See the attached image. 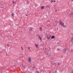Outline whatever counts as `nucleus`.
Wrapping results in <instances>:
<instances>
[{"label":"nucleus","mask_w":73,"mask_h":73,"mask_svg":"<svg viewBox=\"0 0 73 73\" xmlns=\"http://www.w3.org/2000/svg\"><path fill=\"white\" fill-rule=\"evenodd\" d=\"M51 37V35L50 36H49V37H50V38Z\"/></svg>","instance_id":"25"},{"label":"nucleus","mask_w":73,"mask_h":73,"mask_svg":"<svg viewBox=\"0 0 73 73\" xmlns=\"http://www.w3.org/2000/svg\"><path fill=\"white\" fill-rule=\"evenodd\" d=\"M56 11H57L56 10Z\"/></svg>","instance_id":"38"},{"label":"nucleus","mask_w":73,"mask_h":73,"mask_svg":"<svg viewBox=\"0 0 73 73\" xmlns=\"http://www.w3.org/2000/svg\"><path fill=\"white\" fill-rule=\"evenodd\" d=\"M38 37H39V39H40V40L41 41H42V39L41 38V37H40V36H39V35H38Z\"/></svg>","instance_id":"3"},{"label":"nucleus","mask_w":73,"mask_h":73,"mask_svg":"<svg viewBox=\"0 0 73 73\" xmlns=\"http://www.w3.org/2000/svg\"><path fill=\"white\" fill-rule=\"evenodd\" d=\"M5 69V68H4V67H2V70H4V69Z\"/></svg>","instance_id":"9"},{"label":"nucleus","mask_w":73,"mask_h":73,"mask_svg":"<svg viewBox=\"0 0 73 73\" xmlns=\"http://www.w3.org/2000/svg\"><path fill=\"white\" fill-rule=\"evenodd\" d=\"M46 7H48V6H47Z\"/></svg>","instance_id":"31"},{"label":"nucleus","mask_w":73,"mask_h":73,"mask_svg":"<svg viewBox=\"0 0 73 73\" xmlns=\"http://www.w3.org/2000/svg\"><path fill=\"white\" fill-rule=\"evenodd\" d=\"M27 4H29V2H27Z\"/></svg>","instance_id":"24"},{"label":"nucleus","mask_w":73,"mask_h":73,"mask_svg":"<svg viewBox=\"0 0 73 73\" xmlns=\"http://www.w3.org/2000/svg\"><path fill=\"white\" fill-rule=\"evenodd\" d=\"M64 28H65V27H66V26H64Z\"/></svg>","instance_id":"27"},{"label":"nucleus","mask_w":73,"mask_h":73,"mask_svg":"<svg viewBox=\"0 0 73 73\" xmlns=\"http://www.w3.org/2000/svg\"><path fill=\"white\" fill-rule=\"evenodd\" d=\"M72 1H73V0H72Z\"/></svg>","instance_id":"36"},{"label":"nucleus","mask_w":73,"mask_h":73,"mask_svg":"<svg viewBox=\"0 0 73 73\" xmlns=\"http://www.w3.org/2000/svg\"><path fill=\"white\" fill-rule=\"evenodd\" d=\"M36 36H37V35H36Z\"/></svg>","instance_id":"40"},{"label":"nucleus","mask_w":73,"mask_h":73,"mask_svg":"<svg viewBox=\"0 0 73 73\" xmlns=\"http://www.w3.org/2000/svg\"><path fill=\"white\" fill-rule=\"evenodd\" d=\"M73 38H71V40L72 41L73 40Z\"/></svg>","instance_id":"23"},{"label":"nucleus","mask_w":73,"mask_h":73,"mask_svg":"<svg viewBox=\"0 0 73 73\" xmlns=\"http://www.w3.org/2000/svg\"><path fill=\"white\" fill-rule=\"evenodd\" d=\"M21 48L22 49H23V47H21Z\"/></svg>","instance_id":"29"},{"label":"nucleus","mask_w":73,"mask_h":73,"mask_svg":"<svg viewBox=\"0 0 73 73\" xmlns=\"http://www.w3.org/2000/svg\"><path fill=\"white\" fill-rule=\"evenodd\" d=\"M13 3L14 4H15V2L14 1H13Z\"/></svg>","instance_id":"16"},{"label":"nucleus","mask_w":73,"mask_h":73,"mask_svg":"<svg viewBox=\"0 0 73 73\" xmlns=\"http://www.w3.org/2000/svg\"><path fill=\"white\" fill-rule=\"evenodd\" d=\"M35 45V46H36V48H37V47H38V45L36 44Z\"/></svg>","instance_id":"13"},{"label":"nucleus","mask_w":73,"mask_h":73,"mask_svg":"<svg viewBox=\"0 0 73 73\" xmlns=\"http://www.w3.org/2000/svg\"><path fill=\"white\" fill-rule=\"evenodd\" d=\"M72 73H73V71H72Z\"/></svg>","instance_id":"34"},{"label":"nucleus","mask_w":73,"mask_h":73,"mask_svg":"<svg viewBox=\"0 0 73 73\" xmlns=\"http://www.w3.org/2000/svg\"><path fill=\"white\" fill-rule=\"evenodd\" d=\"M59 23L60 25H61L63 27H64V23H62V21H59Z\"/></svg>","instance_id":"1"},{"label":"nucleus","mask_w":73,"mask_h":73,"mask_svg":"<svg viewBox=\"0 0 73 73\" xmlns=\"http://www.w3.org/2000/svg\"><path fill=\"white\" fill-rule=\"evenodd\" d=\"M1 8H3V7H1Z\"/></svg>","instance_id":"32"},{"label":"nucleus","mask_w":73,"mask_h":73,"mask_svg":"<svg viewBox=\"0 0 73 73\" xmlns=\"http://www.w3.org/2000/svg\"><path fill=\"white\" fill-rule=\"evenodd\" d=\"M58 65H60V64L58 62Z\"/></svg>","instance_id":"15"},{"label":"nucleus","mask_w":73,"mask_h":73,"mask_svg":"<svg viewBox=\"0 0 73 73\" xmlns=\"http://www.w3.org/2000/svg\"><path fill=\"white\" fill-rule=\"evenodd\" d=\"M21 32H22V31H21Z\"/></svg>","instance_id":"39"},{"label":"nucleus","mask_w":73,"mask_h":73,"mask_svg":"<svg viewBox=\"0 0 73 73\" xmlns=\"http://www.w3.org/2000/svg\"><path fill=\"white\" fill-rule=\"evenodd\" d=\"M36 73H39V72H38V71H36Z\"/></svg>","instance_id":"18"},{"label":"nucleus","mask_w":73,"mask_h":73,"mask_svg":"<svg viewBox=\"0 0 73 73\" xmlns=\"http://www.w3.org/2000/svg\"><path fill=\"white\" fill-rule=\"evenodd\" d=\"M22 67H23V68H24V66H23V64H22Z\"/></svg>","instance_id":"22"},{"label":"nucleus","mask_w":73,"mask_h":73,"mask_svg":"<svg viewBox=\"0 0 73 73\" xmlns=\"http://www.w3.org/2000/svg\"><path fill=\"white\" fill-rule=\"evenodd\" d=\"M60 49L59 48H57V50H60Z\"/></svg>","instance_id":"11"},{"label":"nucleus","mask_w":73,"mask_h":73,"mask_svg":"<svg viewBox=\"0 0 73 73\" xmlns=\"http://www.w3.org/2000/svg\"><path fill=\"white\" fill-rule=\"evenodd\" d=\"M46 35V34L45 35V36Z\"/></svg>","instance_id":"33"},{"label":"nucleus","mask_w":73,"mask_h":73,"mask_svg":"<svg viewBox=\"0 0 73 73\" xmlns=\"http://www.w3.org/2000/svg\"><path fill=\"white\" fill-rule=\"evenodd\" d=\"M26 16H28V15L27 14L26 15Z\"/></svg>","instance_id":"28"},{"label":"nucleus","mask_w":73,"mask_h":73,"mask_svg":"<svg viewBox=\"0 0 73 73\" xmlns=\"http://www.w3.org/2000/svg\"><path fill=\"white\" fill-rule=\"evenodd\" d=\"M46 38L48 39V40H49L50 39V38L49 37V36H48V35H47L46 36Z\"/></svg>","instance_id":"2"},{"label":"nucleus","mask_w":73,"mask_h":73,"mask_svg":"<svg viewBox=\"0 0 73 73\" xmlns=\"http://www.w3.org/2000/svg\"><path fill=\"white\" fill-rule=\"evenodd\" d=\"M33 69H35V66L33 67Z\"/></svg>","instance_id":"17"},{"label":"nucleus","mask_w":73,"mask_h":73,"mask_svg":"<svg viewBox=\"0 0 73 73\" xmlns=\"http://www.w3.org/2000/svg\"><path fill=\"white\" fill-rule=\"evenodd\" d=\"M9 49H10V48H9Z\"/></svg>","instance_id":"37"},{"label":"nucleus","mask_w":73,"mask_h":73,"mask_svg":"<svg viewBox=\"0 0 73 73\" xmlns=\"http://www.w3.org/2000/svg\"><path fill=\"white\" fill-rule=\"evenodd\" d=\"M7 46H8V47H9V44H7Z\"/></svg>","instance_id":"12"},{"label":"nucleus","mask_w":73,"mask_h":73,"mask_svg":"<svg viewBox=\"0 0 73 73\" xmlns=\"http://www.w3.org/2000/svg\"><path fill=\"white\" fill-rule=\"evenodd\" d=\"M55 38V36H54L52 35L51 37V38Z\"/></svg>","instance_id":"5"},{"label":"nucleus","mask_w":73,"mask_h":73,"mask_svg":"<svg viewBox=\"0 0 73 73\" xmlns=\"http://www.w3.org/2000/svg\"><path fill=\"white\" fill-rule=\"evenodd\" d=\"M71 14V15H73V13H72Z\"/></svg>","instance_id":"20"},{"label":"nucleus","mask_w":73,"mask_h":73,"mask_svg":"<svg viewBox=\"0 0 73 73\" xmlns=\"http://www.w3.org/2000/svg\"><path fill=\"white\" fill-rule=\"evenodd\" d=\"M53 3V1L51 0V3Z\"/></svg>","instance_id":"21"},{"label":"nucleus","mask_w":73,"mask_h":73,"mask_svg":"<svg viewBox=\"0 0 73 73\" xmlns=\"http://www.w3.org/2000/svg\"><path fill=\"white\" fill-rule=\"evenodd\" d=\"M28 49L29 50V49H30V47H29Z\"/></svg>","instance_id":"14"},{"label":"nucleus","mask_w":73,"mask_h":73,"mask_svg":"<svg viewBox=\"0 0 73 73\" xmlns=\"http://www.w3.org/2000/svg\"><path fill=\"white\" fill-rule=\"evenodd\" d=\"M45 49H46V48H45Z\"/></svg>","instance_id":"35"},{"label":"nucleus","mask_w":73,"mask_h":73,"mask_svg":"<svg viewBox=\"0 0 73 73\" xmlns=\"http://www.w3.org/2000/svg\"><path fill=\"white\" fill-rule=\"evenodd\" d=\"M64 51H66V49H64Z\"/></svg>","instance_id":"19"},{"label":"nucleus","mask_w":73,"mask_h":73,"mask_svg":"<svg viewBox=\"0 0 73 73\" xmlns=\"http://www.w3.org/2000/svg\"><path fill=\"white\" fill-rule=\"evenodd\" d=\"M57 44H59V43L58 42L57 43Z\"/></svg>","instance_id":"26"},{"label":"nucleus","mask_w":73,"mask_h":73,"mask_svg":"<svg viewBox=\"0 0 73 73\" xmlns=\"http://www.w3.org/2000/svg\"><path fill=\"white\" fill-rule=\"evenodd\" d=\"M29 62H31V59L29 58Z\"/></svg>","instance_id":"8"},{"label":"nucleus","mask_w":73,"mask_h":73,"mask_svg":"<svg viewBox=\"0 0 73 73\" xmlns=\"http://www.w3.org/2000/svg\"><path fill=\"white\" fill-rule=\"evenodd\" d=\"M40 29L41 31H42V28H41V27H40L39 28Z\"/></svg>","instance_id":"10"},{"label":"nucleus","mask_w":73,"mask_h":73,"mask_svg":"<svg viewBox=\"0 0 73 73\" xmlns=\"http://www.w3.org/2000/svg\"><path fill=\"white\" fill-rule=\"evenodd\" d=\"M32 29H32V28H31V29L29 30L30 32H32V31H33Z\"/></svg>","instance_id":"6"},{"label":"nucleus","mask_w":73,"mask_h":73,"mask_svg":"<svg viewBox=\"0 0 73 73\" xmlns=\"http://www.w3.org/2000/svg\"><path fill=\"white\" fill-rule=\"evenodd\" d=\"M11 16H12V17H14V13H13L11 14Z\"/></svg>","instance_id":"7"},{"label":"nucleus","mask_w":73,"mask_h":73,"mask_svg":"<svg viewBox=\"0 0 73 73\" xmlns=\"http://www.w3.org/2000/svg\"><path fill=\"white\" fill-rule=\"evenodd\" d=\"M44 6H43L41 7V9H44Z\"/></svg>","instance_id":"4"},{"label":"nucleus","mask_w":73,"mask_h":73,"mask_svg":"<svg viewBox=\"0 0 73 73\" xmlns=\"http://www.w3.org/2000/svg\"><path fill=\"white\" fill-rule=\"evenodd\" d=\"M54 2H56V1H54Z\"/></svg>","instance_id":"30"}]
</instances>
